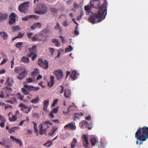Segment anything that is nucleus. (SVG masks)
Instances as JSON below:
<instances>
[{
    "label": "nucleus",
    "instance_id": "obj_1",
    "mask_svg": "<svg viewBox=\"0 0 148 148\" xmlns=\"http://www.w3.org/2000/svg\"><path fill=\"white\" fill-rule=\"evenodd\" d=\"M135 137L137 140V145L138 144V140L142 142L146 140L148 138V127L145 126L139 127L135 133Z\"/></svg>",
    "mask_w": 148,
    "mask_h": 148
},
{
    "label": "nucleus",
    "instance_id": "obj_2",
    "mask_svg": "<svg viewBox=\"0 0 148 148\" xmlns=\"http://www.w3.org/2000/svg\"><path fill=\"white\" fill-rule=\"evenodd\" d=\"M107 9L101 8L100 10H98L97 13H93L92 15L89 17L88 18V21L93 24L100 22L102 20H97V21L96 22V19L100 18L103 19H104L107 14Z\"/></svg>",
    "mask_w": 148,
    "mask_h": 148
},
{
    "label": "nucleus",
    "instance_id": "obj_3",
    "mask_svg": "<svg viewBox=\"0 0 148 148\" xmlns=\"http://www.w3.org/2000/svg\"><path fill=\"white\" fill-rule=\"evenodd\" d=\"M102 3H104V2H101L99 1H95V0H92L90 1V2L89 5H87L85 6L84 7L85 10L86 11H89L91 10L92 8H99V10L100 8L102 7L103 4L101 6L100 5Z\"/></svg>",
    "mask_w": 148,
    "mask_h": 148
},
{
    "label": "nucleus",
    "instance_id": "obj_4",
    "mask_svg": "<svg viewBox=\"0 0 148 148\" xmlns=\"http://www.w3.org/2000/svg\"><path fill=\"white\" fill-rule=\"evenodd\" d=\"M53 125V124L49 121H47L42 124H40L39 126L40 129L39 133L42 135L45 134L47 132V130L49 128V125Z\"/></svg>",
    "mask_w": 148,
    "mask_h": 148
},
{
    "label": "nucleus",
    "instance_id": "obj_5",
    "mask_svg": "<svg viewBox=\"0 0 148 148\" xmlns=\"http://www.w3.org/2000/svg\"><path fill=\"white\" fill-rule=\"evenodd\" d=\"M38 9L39 10H37L35 13L39 15H43L46 13L48 10L47 7L44 4L40 5Z\"/></svg>",
    "mask_w": 148,
    "mask_h": 148
},
{
    "label": "nucleus",
    "instance_id": "obj_6",
    "mask_svg": "<svg viewBox=\"0 0 148 148\" xmlns=\"http://www.w3.org/2000/svg\"><path fill=\"white\" fill-rule=\"evenodd\" d=\"M29 2H24L19 6L18 10L19 11L23 13L26 12L29 8Z\"/></svg>",
    "mask_w": 148,
    "mask_h": 148
},
{
    "label": "nucleus",
    "instance_id": "obj_7",
    "mask_svg": "<svg viewBox=\"0 0 148 148\" xmlns=\"http://www.w3.org/2000/svg\"><path fill=\"white\" fill-rule=\"evenodd\" d=\"M38 65L40 67L45 69H47L48 67V62L47 60H45L44 62L42 59L40 58L38 62Z\"/></svg>",
    "mask_w": 148,
    "mask_h": 148
},
{
    "label": "nucleus",
    "instance_id": "obj_8",
    "mask_svg": "<svg viewBox=\"0 0 148 148\" xmlns=\"http://www.w3.org/2000/svg\"><path fill=\"white\" fill-rule=\"evenodd\" d=\"M19 107L21 108V110L23 111L24 112L27 114L30 112L32 109L31 106L28 107L27 105L23 103H20Z\"/></svg>",
    "mask_w": 148,
    "mask_h": 148
},
{
    "label": "nucleus",
    "instance_id": "obj_9",
    "mask_svg": "<svg viewBox=\"0 0 148 148\" xmlns=\"http://www.w3.org/2000/svg\"><path fill=\"white\" fill-rule=\"evenodd\" d=\"M88 136L84 134L82 136V140L84 146L87 148L89 147V144L88 140Z\"/></svg>",
    "mask_w": 148,
    "mask_h": 148
},
{
    "label": "nucleus",
    "instance_id": "obj_10",
    "mask_svg": "<svg viewBox=\"0 0 148 148\" xmlns=\"http://www.w3.org/2000/svg\"><path fill=\"white\" fill-rule=\"evenodd\" d=\"M37 46L36 45H33L32 47L28 48V51L29 53L27 55L28 57H30L33 54L36 53V52Z\"/></svg>",
    "mask_w": 148,
    "mask_h": 148
},
{
    "label": "nucleus",
    "instance_id": "obj_11",
    "mask_svg": "<svg viewBox=\"0 0 148 148\" xmlns=\"http://www.w3.org/2000/svg\"><path fill=\"white\" fill-rule=\"evenodd\" d=\"M64 129H67L70 130H74L76 129V127L75 126V123L73 122H72L69 124L66 125L64 126Z\"/></svg>",
    "mask_w": 148,
    "mask_h": 148
},
{
    "label": "nucleus",
    "instance_id": "obj_12",
    "mask_svg": "<svg viewBox=\"0 0 148 148\" xmlns=\"http://www.w3.org/2000/svg\"><path fill=\"white\" fill-rule=\"evenodd\" d=\"M10 138L13 142H15L16 144H18L20 147H21L22 146L23 143L21 139L16 138L13 136H10Z\"/></svg>",
    "mask_w": 148,
    "mask_h": 148
},
{
    "label": "nucleus",
    "instance_id": "obj_13",
    "mask_svg": "<svg viewBox=\"0 0 148 148\" xmlns=\"http://www.w3.org/2000/svg\"><path fill=\"white\" fill-rule=\"evenodd\" d=\"M56 76L58 79L62 78L63 76V73L62 70H58L55 71Z\"/></svg>",
    "mask_w": 148,
    "mask_h": 148
},
{
    "label": "nucleus",
    "instance_id": "obj_14",
    "mask_svg": "<svg viewBox=\"0 0 148 148\" xmlns=\"http://www.w3.org/2000/svg\"><path fill=\"white\" fill-rule=\"evenodd\" d=\"M70 90L68 89L65 90L64 92V96L66 99H70L71 96Z\"/></svg>",
    "mask_w": 148,
    "mask_h": 148
},
{
    "label": "nucleus",
    "instance_id": "obj_15",
    "mask_svg": "<svg viewBox=\"0 0 148 148\" xmlns=\"http://www.w3.org/2000/svg\"><path fill=\"white\" fill-rule=\"evenodd\" d=\"M9 120L10 122H14L16 120L17 118L16 115H12V112H10L8 114Z\"/></svg>",
    "mask_w": 148,
    "mask_h": 148
},
{
    "label": "nucleus",
    "instance_id": "obj_16",
    "mask_svg": "<svg viewBox=\"0 0 148 148\" xmlns=\"http://www.w3.org/2000/svg\"><path fill=\"white\" fill-rule=\"evenodd\" d=\"M27 73V70L23 71L21 73H20L19 75L17 76V78L19 80H22L24 77H25Z\"/></svg>",
    "mask_w": 148,
    "mask_h": 148
},
{
    "label": "nucleus",
    "instance_id": "obj_17",
    "mask_svg": "<svg viewBox=\"0 0 148 148\" xmlns=\"http://www.w3.org/2000/svg\"><path fill=\"white\" fill-rule=\"evenodd\" d=\"M25 70H26V68L24 66H17L15 68V71L17 73H19L21 71H25Z\"/></svg>",
    "mask_w": 148,
    "mask_h": 148
},
{
    "label": "nucleus",
    "instance_id": "obj_18",
    "mask_svg": "<svg viewBox=\"0 0 148 148\" xmlns=\"http://www.w3.org/2000/svg\"><path fill=\"white\" fill-rule=\"evenodd\" d=\"M50 79L51 83L49 82H47V85L50 88H51L53 86L54 84V77L53 75H51L50 77Z\"/></svg>",
    "mask_w": 148,
    "mask_h": 148
},
{
    "label": "nucleus",
    "instance_id": "obj_19",
    "mask_svg": "<svg viewBox=\"0 0 148 148\" xmlns=\"http://www.w3.org/2000/svg\"><path fill=\"white\" fill-rule=\"evenodd\" d=\"M77 73L76 71L73 70L71 72L70 75V77L74 80L76 79L77 77Z\"/></svg>",
    "mask_w": 148,
    "mask_h": 148
},
{
    "label": "nucleus",
    "instance_id": "obj_20",
    "mask_svg": "<svg viewBox=\"0 0 148 148\" xmlns=\"http://www.w3.org/2000/svg\"><path fill=\"white\" fill-rule=\"evenodd\" d=\"M41 26V23H34L31 27L32 30H34L37 28L40 27Z\"/></svg>",
    "mask_w": 148,
    "mask_h": 148
},
{
    "label": "nucleus",
    "instance_id": "obj_21",
    "mask_svg": "<svg viewBox=\"0 0 148 148\" xmlns=\"http://www.w3.org/2000/svg\"><path fill=\"white\" fill-rule=\"evenodd\" d=\"M8 17V15L6 13H0V22L3 21Z\"/></svg>",
    "mask_w": 148,
    "mask_h": 148
},
{
    "label": "nucleus",
    "instance_id": "obj_22",
    "mask_svg": "<svg viewBox=\"0 0 148 148\" xmlns=\"http://www.w3.org/2000/svg\"><path fill=\"white\" fill-rule=\"evenodd\" d=\"M0 35L1 37L4 40H6L8 39V36L6 33L4 32H0Z\"/></svg>",
    "mask_w": 148,
    "mask_h": 148
},
{
    "label": "nucleus",
    "instance_id": "obj_23",
    "mask_svg": "<svg viewBox=\"0 0 148 148\" xmlns=\"http://www.w3.org/2000/svg\"><path fill=\"white\" fill-rule=\"evenodd\" d=\"M20 61L24 63H28L29 62V59L28 57L23 56Z\"/></svg>",
    "mask_w": 148,
    "mask_h": 148
},
{
    "label": "nucleus",
    "instance_id": "obj_24",
    "mask_svg": "<svg viewBox=\"0 0 148 148\" xmlns=\"http://www.w3.org/2000/svg\"><path fill=\"white\" fill-rule=\"evenodd\" d=\"M16 99L15 97H13L10 98V100H8L6 101V102L10 103L12 104H14L16 102Z\"/></svg>",
    "mask_w": 148,
    "mask_h": 148
},
{
    "label": "nucleus",
    "instance_id": "obj_25",
    "mask_svg": "<svg viewBox=\"0 0 148 148\" xmlns=\"http://www.w3.org/2000/svg\"><path fill=\"white\" fill-rule=\"evenodd\" d=\"M52 41L55 43V45L57 47H60V44L59 41L57 39L53 38L52 39Z\"/></svg>",
    "mask_w": 148,
    "mask_h": 148
},
{
    "label": "nucleus",
    "instance_id": "obj_26",
    "mask_svg": "<svg viewBox=\"0 0 148 148\" xmlns=\"http://www.w3.org/2000/svg\"><path fill=\"white\" fill-rule=\"evenodd\" d=\"M15 46L16 48L21 50L23 48V43L22 42H18L16 44Z\"/></svg>",
    "mask_w": 148,
    "mask_h": 148
},
{
    "label": "nucleus",
    "instance_id": "obj_27",
    "mask_svg": "<svg viewBox=\"0 0 148 148\" xmlns=\"http://www.w3.org/2000/svg\"><path fill=\"white\" fill-rule=\"evenodd\" d=\"M49 101L48 100L45 101L43 103V110L45 111H46L47 109V107L49 104Z\"/></svg>",
    "mask_w": 148,
    "mask_h": 148
},
{
    "label": "nucleus",
    "instance_id": "obj_28",
    "mask_svg": "<svg viewBox=\"0 0 148 148\" xmlns=\"http://www.w3.org/2000/svg\"><path fill=\"white\" fill-rule=\"evenodd\" d=\"M40 101L39 96H38L36 97L35 99H33L30 100V102L32 103L35 104L38 103Z\"/></svg>",
    "mask_w": 148,
    "mask_h": 148
},
{
    "label": "nucleus",
    "instance_id": "obj_29",
    "mask_svg": "<svg viewBox=\"0 0 148 148\" xmlns=\"http://www.w3.org/2000/svg\"><path fill=\"white\" fill-rule=\"evenodd\" d=\"M55 29L59 30V32L61 33H62L63 32L62 28L58 22L56 23V25L55 27Z\"/></svg>",
    "mask_w": 148,
    "mask_h": 148
},
{
    "label": "nucleus",
    "instance_id": "obj_30",
    "mask_svg": "<svg viewBox=\"0 0 148 148\" xmlns=\"http://www.w3.org/2000/svg\"><path fill=\"white\" fill-rule=\"evenodd\" d=\"M12 79H10L9 77H8L7 81L5 84L8 86H10L12 85Z\"/></svg>",
    "mask_w": 148,
    "mask_h": 148
},
{
    "label": "nucleus",
    "instance_id": "obj_31",
    "mask_svg": "<svg viewBox=\"0 0 148 148\" xmlns=\"http://www.w3.org/2000/svg\"><path fill=\"white\" fill-rule=\"evenodd\" d=\"M10 96L8 94L5 95L3 91H0V98L4 99L5 97H8Z\"/></svg>",
    "mask_w": 148,
    "mask_h": 148
},
{
    "label": "nucleus",
    "instance_id": "obj_32",
    "mask_svg": "<svg viewBox=\"0 0 148 148\" xmlns=\"http://www.w3.org/2000/svg\"><path fill=\"white\" fill-rule=\"evenodd\" d=\"M77 144V139L75 138H73L72 143L71 145V148H74Z\"/></svg>",
    "mask_w": 148,
    "mask_h": 148
},
{
    "label": "nucleus",
    "instance_id": "obj_33",
    "mask_svg": "<svg viewBox=\"0 0 148 148\" xmlns=\"http://www.w3.org/2000/svg\"><path fill=\"white\" fill-rule=\"evenodd\" d=\"M32 123L34 124V129L35 132L37 134H38V132L36 123L33 121L32 122Z\"/></svg>",
    "mask_w": 148,
    "mask_h": 148
},
{
    "label": "nucleus",
    "instance_id": "obj_34",
    "mask_svg": "<svg viewBox=\"0 0 148 148\" xmlns=\"http://www.w3.org/2000/svg\"><path fill=\"white\" fill-rule=\"evenodd\" d=\"M90 142L92 145L93 146H95L97 142L96 139L94 137L92 138L91 139Z\"/></svg>",
    "mask_w": 148,
    "mask_h": 148
},
{
    "label": "nucleus",
    "instance_id": "obj_35",
    "mask_svg": "<svg viewBox=\"0 0 148 148\" xmlns=\"http://www.w3.org/2000/svg\"><path fill=\"white\" fill-rule=\"evenodd\" d=\"M10 19L16 20V15L14 12L11 13L9 16Z\"/></svg>",
    "mask_w": 148,
    "mask_h": 148
},
{
    "label": "nucleus",
    "instance_id": "obj_36",
    "mask_svg": "<svg viewBox=\"0 0 148 148\" xmlns=\"http://www.w3.org/2000/svg\"><path fill=\"white\" fill-rule=\"evenodd\" d=\"M58 128H53L49 133V134L50 136H52L55 132L57 130Z\"/></svg>",
    "mask_w": 148,
    "mask_h": 148
},
{
    "label": "nucleus",
    "instance_id": "obj_37",
    "mask_svg": "<svg viewBox=\"0 0 148 148\" xmlns=\"http://www.w3.org/2000/svg\"><path fill=\"white\" fill-rule=\"evenodd\" d=\"M53 144V141H47L43 145L45 146H47L48 147H50Z\"/></svg>",
    "mask_w": 148,
    "mask_h": 148
},
{
    "label": "nucleus",
    "instance_id": "obj_38",
    "mask_svg": "<svg viewBox=\"0 0 148 148\" xmlns=\"http://www.w3.org/2000/svg\"><path fill=\"white\" fill-rule=\"evenodd\" d=\"M23 86L24 88H27L29 91H33V90H34L32 88V86H29L27 85H24Z\"/></svg>",
    "mask_w": 148,
    "mask_h": 148
},
{
    "label": "nucleus",
    "instance_id": "obj_39",
    "mask_svg": "<svg viewBox=\"0 0 148 148\" xmlns=\"http://www.w3.org/2000/svg\"><path fill=\"white\" fill-rule=\"evenodd\" d=\"M18 128V127H17L11 128L9 130V132L12 133V132H15V130H17Z\"/></svg>",
    "mask_w": 148,
    "mask_h": 148
},
{
    "label": "nucleus",
    "instance_id": "obj_40",
    "mask_svg": "<svg viewBox=\"0 0 148 148\" xmlns=\"http://www.w3.org/2000/svg\"><path fill=\"white\" fill-rule=\"evenodd\" d=\"M97 145L100 148H104L105 147L104 145H103V143L101 141Z\"/></svg>",
    "mask_w": 148,
    "mask_h": 148
},
{
    "label": "nucleus",
    "instance_id": "obj_41",
    "mask_svg": "<svg viewBox=\"0 0 148 148\" xmlns=\"http://www.w3.org/2000/svg\"><path fill=\"white\" fill-rule=\"evenodd\" d=\"M21 90L23 93L25 95H27L29 94V92L25 88H22Z\"/></svg>",
    "mask_w": 148,
    "mask_h": 148
},
{
    "label": "nucleus",
    "instance_id": "obj_42",
    "mask_svg": "<svg viewBox=\"0 0 148 148\" xmlns=\"http://www.w3.org/2000/svg\"><path fill=\"white\" fill-rule=\"evenodd\" d=\"M37 35H35L32 38V40L33 41H36L38 40V37H37Z\"/></svg>",
    "mask_w": 148,
    "mask_h": 148
},
{
    "label": "nucleus",
    "instance_id": "obj_43",
    "mask_svg": "<svg viewBox=\"0 0 148 148\" xmlns=\"http://www.w3.org/2000/svg\"><path fill=\"white\" fill-rule=\"evenodd\" d=\"M20 28L18 26H15L12 27L13 30V32H16L20 30Z\"/></svg>",
    "mask_w": 148,
    "mask_h": 148
},
{
    "label": "nucleus",
    "instance_id": "obj_44",
    "mask_svg": "<svg viewBox=\"0 0 148 148\" xmlns=\"http://www.w3.org/2000/svg\"><path fill=\"white\" fill-rule=\"evenodd\" d=\"M73 49L71 45L68 46V47L66 49V52H69L71 51Z\"/></svg>",
    "mask_w": 148,
    "mask_h": 148
},
{
    "label": "nucleus",
    "instance_id": "obj_45",
    "mask_svg": "<svg viewBox=\"0 0 148 148\" xmlns=\"http://www.w3.org/2000/svg\"><path fill=\"white\" fill-rule=\"evenodd\" d=\"M24 35V34H21V33L19 32H18V34L17 35V36H16L17 38H22Z\"/></svg>",
    "mask_w": 148,
    "mask_h": 148
},
{
    "label": "nucleus",
    "instance_id": "obj_46",
    "mask_svg": "<svg viewBox=\"0 0 148 148\" xmlns=\"http://www.w3.org/2000/svg\"><path fill=\"white\" fill-rule=\"evenodd\" d=\"M17 95L18 98L19 99H20L21 101L23 100V98L24 97V96L23 95H21V94L19 92H18L17 93Z\"/></svg>",
    "mask_w": 148,
    "mask_h": 148
},
{
    "label": "nucleus",
    "instance_id": "obj_47",
    "mask_svg": "<svg viewBox=\"0 0 148 148\" xmlns=\"http://www.w3.org/2000/svg\"><path fill=\"white\" fill-rule=\"evenodd\" d=\"M58 10L55 8H51L50 9V11L51 12L54 13H56L58 11Z\"/></svg>",
    "mask_w": 148,
    "mask_h": 148
},
{
    "label": "nucleus",
    "instance_id": "obj_48",
    "mask_svg": "<svg viewBox=\"0 0 148 148\" xmlns=\"http://www.w3.org/2000/svg\"><path fill=\"white\" fill-rule=\"evenodd\" d=\"M16 20H15L10 19L9 21V23L10 25H13L16 22Z\"/></svg>",
    "mask_w": 148,
    "mask_h": 148
},
{
    "label": "nucleus",
    "instance_id": "obj_49",
    "mask_svg": "<svg viewBox=\"0 0 148 148\" xmlns=\"http://www.w3.org/2000/svg\"><path fill=\"white\" fill-rule=\"evenodd\" d=\"M39 72L38 70L37 69H35L34 70L32 73V75H34L35 74H38Z\"/></svg>",
    "mask_w": 148,
    "mask_h": 148
},
{
    "label": "nucleus",
    "instance_id": "obj_50",
    "mask_svg": "<svg viewBox=\"0 0 148 148\" xmlns=\"http://www.w3.org/2000/svg\"><path fill=\"white\" fill-rule=\"evenodd\" d=\"M85 126L87 127L89 130H91L92 129V126H91V125H89L88 122H86Z\"/></svg>",
    "mask_w": 148,
    "mask_h": 148
},
{
    "label": "nucleus",
    "instance_id": "obj_51",
    "mask_svg": "<svg viewBox=\"0 0 148 148\" xmlns=\"http://www.w3.org/2000/svg\"><path fill=\"white\" fill-rule=\"evenodd\" d=\"M74 107L72 105H70L68 108V111L70 112V111H72L74 110Z\"/></svg>",
    "mask_w": 148,
    "mask_h": 148
},
{
    "label": "nucleus",
    "instance_id": "obj_52",
    "mask_svg": "<svg viewBox=\"0 0 148 148\" xmlns=\"http://www.w3.org/2000/svg\"><path fill=\"white\" fill-rule=\"evenodd\" d=\"M58 99H56L53 101V103L52 105V107H54L55 106V105L58 102Z\"/></svg>",
    "mask_w": 148,
    "mask_h": 148
},
{
    "label": "nucleus",
    "instance_id": "obj_53",
    "mask_svg": "<svg viewBox=\"0 0 148 148\" xmlns=\"http://www.w3.org/2000/svg\"><path fill=\"white\" fill-rule=\"evenodd\" d=\"M32 88L34 90H33V91H37L40 89V87H34L32 86Z\"/></svg>",
    "mask_w": 148,
    "mask_h": 148
},
{
    "label": "nucleus",
    "instance_id": "obj_54",
    "mask_svg": "<svg viewBox=\"0 0 148 148\" xmlns=\"http://www.w3.org/2000/svg\"><path fill=\"white\" fill-rule=\"evenodd\" d=\"M33 33L32 32L29 33L27 34V37L29 38L32 39V36Z\"/></svg>",
    "mask_w": 148,
    "mask_h": 148
},
{
    "label": "nucleus",
    "instance_id": "obj_55",
    "mask_svg": "<svg viewBox=\"0 0 148 148\" xmlns=\"http://www.w3.org/2000/svg\"><path fill=\"white\" fill-rule=\"evenodd\" d=\"M86 122L87 121H82L79 124L80 126L81 127H82L84 125H85L86 123Z\"/></svg>",
    "mask_w": 148,
    "mask_h": 148
},
{
    "label": "nucleus",
    "instance_id": "obj_56",
    "mask_svg": "<svg viewBox=\"0 0 148 148\" xmlns=\"http://www.w3.org/2000/svg\"><path fill=\"white\" fill-rule=\"evenodd\" d=\"M49 49L50 50V52L51 53V55H53L55 51L54 49L53 48L50 47L49 48Z\"/></svg>",
    "mask_w": 148,
    "mask_h": 148
},
{
    "label": "nucleus",
    "instance_id": "obj_57",
    "mask_svg": "<svg viewBox=\"0 0 148 148\" xmlns=\"http://www.w3.org/2000/svg\"><path fill=\"white\" fill-rule=\"evenodd\" d=\"M58 107H56L55 108H54L52 110V112L53 113H56L57 112L58 110Z\"/></svg>",
    "mask_w": 148,
    "mask_h": 148
},
{
    "label": "nucleus",
    "instance_id": "obj_58",
    "mask_svg": "<svg viewBox=\"0 0 148 148\" xmlns=\"http://www.w3.org/2000/svg\"><path fill=\"white\" fill-rule=\"evenodd\" d=\"M0 120L2 122H5L6 119L3 116L0 115Z\"/></svg>",
    "mask_w": 148,
    "mask_h": 148
},
{
    "label": "nucleus",
    "instance_id": "obj_59",
    "mask_svg": "<svg viewBox=\"0 0 148 148\" xmlns=\"http://www.w3.org/2000/svg\"><path fill=\"white\" fill-rule=\"evenodd\" d=\"M32 56H33L32 58V60H34L35 59V58L37 57V55L36 53H35L33 54Z\"/></svg>",
    "mask_w": 148,
    "mask_h": 148
},
{
    "label": "nucleus",
    "instance_id": "obj_60",
    "mask_svg": "<svg viewBox=\"0 0 148 148\" xmlns=\"http://www.w3.org/2000/svg\"><path fill=\"white\" fill-rule=\"evenodd\" d=\"M8 60V59L6 58H4L3 60L1 63L0 65H2L5 63Z\"/></svg>",
    "mask_w": 148,
    "mask_h": 148
},
{
    "label": "nucleus",
    "instance_id": "obj_61",
    "mask_svg": "<svg viewBox=\"0 0 148 148\" xmlns=\"http://www.w3.org/2000/svg\"><path fill=\"white\" fill-rule=\"evenodd\" d=\"M32 82V80L31 78H29L27 79L26 82L27 83H30Z\"/></svg>",
    "mask_w": 148,
    "mask_h": 148
},
{
    "label": "nucleus",
    "instance_id": "obj_62",
    "mask_svg": "<svg viewBox=\"0 0 148 148\" xmlns=\"http://www.w3.org/2000/svg\"><path fill=\"white\" fill-rule=\"evenodd\" d=\"M60 37L62 43H64L65 42V40L64 38L62 36H60Z\"/></svg>",
    "mask_w": 148,
    "mask_h": 148
},
{
    "label": "nucleus",
    "instance_id": "obj_63",
    "mask_svg": "<svg viewBox=\"0 0 148 148\" xmlns=\"http://www.w3.org/2000/svg\"><path fill=\"white\" fill-rule=\"evenodd\" d=\"M63 25L64 26L66 27L69 24L68 23L67 21H65L63 24Z\"/></svg>",
    "mask_w": 148,
    "mask_h": 148
},
{
    "label": "nucleus",
    "instance_id": "obj_64",
    "mask_svg": "<svg viewBox=\"0 0 148 148\" xmlns=\"http://www.w3.org/2000/svg\"><path fill=\"white\" fill-rule=\"evenodd\" d=\"M49 115L51 118H53L54 117V115L53 114V112H50L49 114Z\"/></svg>",
    "mask_w": 148,
    "mask_h": 148
}]
</instances>
